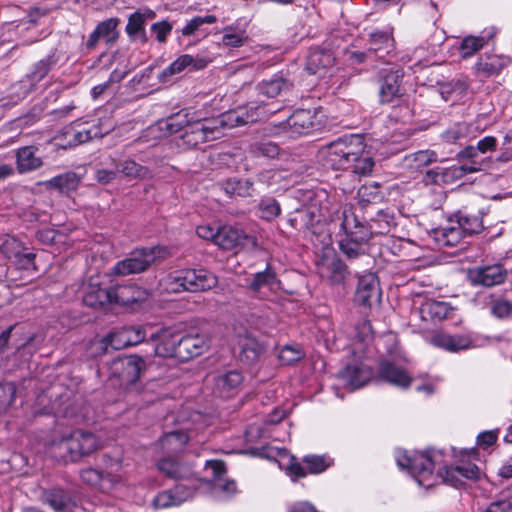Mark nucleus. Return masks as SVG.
I'll list each match as a JSON object with an SVG mask.
<instances>
[{
    "instance_id": "nucleus-1",
    "label": "nucleus",
    "mask_w": 512,
    "mask_h": 512,
    "mask_svg": "<svg viewBox=\"0 0 512 512\" xmlns=\"http://www.w3.org/2000/svg\"><path fill=\"white\" fill-rule=\"evenodd\" d=\"M365 147L362 135L348 134L321 147L319 155L323 165L333 170H349Z\"/></svg>"
},
{
    "instance_id": "nucleus-2",
    "label": "nucleus",
    "mask_w": 512,
    "mask_h": 512,
    "mask_svg": "<svg viewBox=\"0 0 512 512\" xmlns=\"http://www.w3.org/2000/svg\"><path fill=\"white\" fill-rule=\"evenodd\" d=\"M443 457L441 450L428 449L408 455L406 451L397 453L396 461L400 468H406L420 486L430 488L435 485L438 476L433 474L435 465Z\"/></svg>"
},
{
    "instance_id": "nucleus-3",
    "label": "nucleus",
    "mask_w": 512,
    "mask_h": 512,
    "mask_svg": "<svg viewBox=\"0 0 512 512\" xmlns=\"http://www.w3.org/2000/svg\"><path fill=\"white\" fill-rule=\"evenodd\" d=\"M341 227L345 232L339 241V249L348 260L367 257L364 245L372 236V230L366 227L352 211H343Z\"/></svg>"
},
{
    "instance_id": "nucleus-4",
    "label": "nucleus",
    "mask_w": 512,
    "mask_h": 512,
    "mask_svg": "<svg viewBox=\"0 0 512 512\" xmlns=\"http://www.w3.org/2000/svg\"><path fill=\"white\" fill-rule=\"evenodd\" d=\"M166 289L169 292L179 293L188 291L192 293L204 292L213 289L218 284L217 276L206 269H182L171 273L165 279Z\"/></svg>"
},
{
    "instance_id": "nucleus-5",
    "label": "nucleus",
    "mask_w": 512,
    "mask_h": 512,
    "mask_svg": "<svg viewBox=\"0 0 512 512\" xmlns=\"http://www.w3.org/2000/svg\"><path fill=\"white\" fill-rule=\"evenodd\" d=\"M275 111L267 109L265 105L250 104L247 107H237L236 109L229 110L220 114L217 117L209 118L208 124L215 126L214 133L217 134V139L223 135V130L231 129L236 126L246 125L264 120L268 114Z\"/></svg>"
},
{
    "instance_id": "nucleus-6",
    "label": "nucleus",
    "mask_w": 512,
    "mask_h": 512,
    "mask_svg": "<svg viewBox=\"0 0 512 512\" xmlns=\"http://www.w3.org/2000/svg\"><path fill=\"white\" fill-rule=\"evenodd\" d=\"M324 117L321 109H298L285 121L274 124L277 129L275 133H289L290 137H294L318 132L324 127Z\"/></svg>"
},
{
    "instance_id": "nucleus-7",
    "label": "nucleus",
    "mask_w": 512,
    "mask_h": 512,
    "mask_svg": "<svg viewBox=\"0 0 512 512\" xmlns=\"http://www.w3.org/2000/svg\"><path fill=\"white\" fill-rule=\"evenodd\" d=\"M349 35L343 30H335L323 43V46L311 47L307 56L306 69L310 74L320 73L333 67L336 60L334 49L341 48V42Z\"/></svg>"
},
{
    "instance_id": "nucleus-8",
    "label": "nucleus",
    "mask_w": 512,
    "mask_h": 512,
    "mask_svg": "<svg viewBox=\"0 0 512 512\" xmlns=\"http://www.w3.org/2000/svg\"><path fill=\"white\" fill-rule=\"evenodd\" d=\"M160 253L161 249L157 246L135 249L126 258L116 262L111 273L122 277L143 273L160 257Z\"/></svg>"
},
{
    "instance_id": "nucleus-9",
    "label": "nucleus",
    "mask_w": 512,
    "mask_h": 512,
    "mask_svg": "<svg viewBox=\"0 0 512 512\" xmlns=\"http://www.w3.org/2000/svg\"><path fill=\"white\" fill-rule=\"evenodd\" d=\"M314 197H310L312 206L310 208H302L295 212V215L289 219L290 225L297 230H307L313 226L315 222H319L321 217H325L329 211L328 194L325 190L320 189L313 192Z\"/></svg>"
},
{
    "instance_id": "nucleus-10",
    "label": "nucleus",
    "mask_w": 512,
    "mask_h": 512,
    "mask_svg": "<svg viewBox=\"0 0 512 512\" xmlns=\"http://www.w3.org/2000/svg\"><path fill=\"white\" fill-rule=\"evenodd\" d=\"M404 73L401 69L385 68L377 74L378 98L381 104H389L404 94L402 80Z\"/></svg>"
},
{
    "instance_id": "nucleus-11",
    "label": "nucleus",
    "mask_w": 512,
    "mask_h": 512,
    "mask_svg": "<svg viewBox=\"0 0 512 512\" xmlns=\"http://www.w3.org/2000/svg\"><path fill=\"white\" fill-rule=\"evenodd\" d=\"M147 359L133 354L114 361L113 373L117 374L127 389H137V382L147 369Z\"/></svg>"
},
{
    "instance_id": "nucleus-12",
    "label": "nucleus",
    "mask_w": 512,
    "mask_h": 512,
    "mask_svg": "<svg viewBox=\"0 0 512 512\" xmlns=\"http://www.w3.org/2000/svg\"><path fill=\"white\" fill-rule=\"evenodd\" d=\"M280 284L281 281L272 262H267L264 270L258 271L251 278L246 279L247 290L252 297L257 299H265L268 296L267 292L275 291Z\"/></svg>"
},
{
    "instance_id": "nucleus-13",
    "label": "nucleus",
    "mask_w": 512,
    "mask_h": 512,
    "mask_svg": "<svg viewBox=\"0 0 512 512\" xmlns=\"http://www.w3.org/2000/svg\"><path fill=\"white\" fill-rule=\"evenodd\" d=\"M215 126L208 124V119L196 118L186 130L180 134L179 147L186 149L195 148L197 145L217 139L214 133Z\"/></svg>"
},
{
    "instance_id": "nucleus-14",
    "label": "nucleus",
    "mask_w": 512,
    "mask_h": 512,
    "mask_svg": "<svg viewBox=\"0 0 512 512\" xmlns=\"http://www.w3.org/2000/svg\"><path fill=\"white\" fill-rule=\"evenodd\" d=\"M243 381L244 376L240 370L219 371L213 376V393L220 398H233L240 392Z\"/></svg>"
},
{
    "instance_id": "nucleus-15",
    "label": "nucleus",
    "mask_w": 512,
    "mask_h": 512,
    "mask_svg": "<svg viewBox=\"0 0 512 512\" xmlns=\"http://www.w3.org/2000/svg\"><path fill=\"white\" fill-rule=\"evenodd\" d=\"M507 276V270L501 264L481 265L468 272V278L473 286L487 288L503 284Z\"/></svg>"
},
{
    "instance_id": "nucleus-16",
    "label": "nucleus",
    "mask_w": 512,
    "mask_h": 512,
    "mask_svg": "<svg viewBox=\"0 0 512 512\" xmlns=\"http://www.w3.org/2000/svg\"><path fill=\"white\" fill-rule=\"evenodd\" d=\"M393 49L392 29H375L368 33L367 62L372 63L376 59H384Z\"/></svg>"
},
{
    "instance_id": "nucleus-17",
    "label": "nucleus",
    "mask_w": 512,
    "mask_h": 512,
    "mask_svg": "<svg viewBox=\"0 0 512 512\" xmlns=\"http://www.w3.org/2000/svg\"><path fill=\"white\" fill-rule=\"evenodd\" d=\"M382 292L378 277L374 273H367L359 277L354 296L358 305L372 307L380 303Z\"/></svg>"
},
{
    "instance_id": "nucleus-18",
    "label": "nucleus",
    "mask_w": 512,
    "mask_h": 512,
    "mask_svg": "<svg viewBox=\"0 0 512 512\" xmlns=\"http://www.w3.org/2000/svg\"><path fill=\"white\" fill-rule=\"evenodd\" d=\"M485 209L479 208L476 212L470 206H463L457 210L449 219V223L458 225L465 235L471 236L483 231V216Z\"/></svg>"
},
{
    "instance_id": "nucleus-19",
    "label": "nucleus",
    "mask_w": 512,
    "mask_h": 512,
    "mask_svg": "<svg viewBox=\"0 0 512 512\" xmlns=\"http://www.w3.org/2000/svg\"><path fill=\"white\" fill-rule=\"evenodd\" d=\"M39 501L51 507L55 512H64L75 504L74 492L59 485L42 488Z\"/></svg>"
},
{
    "instance_id": "nucleus-20",
    "label": "nucleus",
    "mask_w": 512,
    "mask_h": 512,
    "mask_svg": "<svg viewBox=\"0 0 512 512\" xmlns=\"http://www.w3.org/2000/svg\"><path fill=\"white\" fill-rule=\"evenodd\" d=\"M109 129H104L99 119H77L71 123L67 134L72 133L74 144H83L95 138H102Z\"/></svg>"
},
{
    "instance_id": "nucleus-21",
    "label": "nucleus",
    "mask_w": 512,
    "mask_h": 512,
    "mask_svg": "<svg viewBox=\"0 0 512 512\" xmlns=\"http://www.w3.org/2000/svg\"><path fill=\"white\" fill-rule=\"evenodd\" d=\"M337 377L345 388L354 391L372 379L373 371L362 363L349 364L338 372Z\"/></svg>"
},
{
    "instance_id": "nucleus-22",
    "label": "nucleus",
    "mask_w": 512,
    "mask_h": 512,
    "mask_svg": "<svg viewBox=\"0 0 512 512\" xmlns=\"http://www.w3.org/2000/svg\"><path fill=\"white\" fill-rule=\"evenodd\" d=\"M74 462L80 461L99 448V440L95 434L82 429H75L69 434Z\"/></svg>"
},
{
    "instance_id": "nucleus-23",
    "label": "nucleus",
    "mask_w": 512,
    "mask_h": 512,
    "mask_svg": "<svg viewBox=\"0 0 512 512\" xmlns=\"http://www.w3.org/2000/svg\"><path fill=\"white\" fill-rule=\"evenodd\" d=\"M178 345V359L188 361L205 353L210 347V339L199 333L181 335Z\"/></svg>"
},
{
    "instance_id": "nucleus-24",
    "label": "nucleus",
    "mask_w": 512,
    "mask_h": 512,
    "mask_svg": "<svg viewBox=\"0 0 512 512\" xmlns=\"http://www.w3.org/2000/svg\"><path fill=\"white\" fill-rule=\"evenodd\" d=\"M208 64V61L199 56H192L190 54L180 55L174 60L169 66H167L158 76V79L162 83H167L171 78L180 74L186 69L189 71H198L204 69Z\"/></svg>"
},
{
    "instance_id": "nucleus-25",
    "label": "nucleus",
    "mask_w": 512,
    "mask_h": 512,
    "mask_svg": "<svg viewBox=\"0 0 512 512\" xmlns=\"http://www.w3.org/2000/svg\"><path fill=\"white\" fill-rule=\"evenodd\" d=\"M457 159L460 161H467L465 165L468 167V172L471 173L492 169L496 162L507 160L504 156L493 159L489 155L481 154L473 148V145H468L461 149L457 153Z\"/></svg>"
},
{
    "instance_id": "nucleus-26",
    "label": "nucleus",
    "mask_w": 512,
    "mask_h": 512,
    "mask_svg": "<svg viewBox=\"0 0 512 512\" xmlns=\"http://www.w3.org/2000/svg\"><path fill=\"white\" fill-rule=\"evenodd\" d=\"M156 13L151 9L137 10L129 15L125 27V32L129 37L130 42H141L145 44L148 42L146 32V22L154 19Z\"/></svg>"
},
{
    "instance_id": "nucleus-27",
    "label": "nucleus",
    "mask_w": 512,
    "mask_h": 512,
    "mask_svg": "<svg viewBox=\"0 0 512 512\" xmlns=\"http://www.w3.org/2000/svg\"><path fill=\"white\" fill-rule=\"evenodd\" d=\"M181 334L170 328H163L158 333L151 335L152 341H157L154 352L160 357L178 358V342Z\"/></svg>"
},
{
    "instance_id": "nucleus-28",
    "label": "nucleus",
    "mask_w": 512,
    "mask_h": 512,
    "mask_svg": "<svg viewBox=\"0 0 512 512\" xmlns=\"http://www.w3.org/2000/svg\"><path fill=\"white\" fill-rule=\"evenodd\" d=\"M114 304L128 306L147 300L150 293L147 289L135 284H124L112 286Z\"/></svg>"
},
{
    "instance_id": "nucleus-29",
    "label": "nucleus",
    "mask_w": 512,
    "mask_h": 512,
    "mask_svg": "<svg viewBox=\"0 0 512 512\" xmlns=\"http://www.w3.org/2000/svg\"><path fill=\"white\" fill-rule=\"evenodd\" d=\"M246 241L252 245L256 244V239L253 236L247 235L240 228L224 226L218 229L216 245L222 249L230 250L243 245Z\"/></svg>"
},
{
    "instance_id": "nucleus-30",
    "label": "nucleus",
    "mask_w": 512,
    "mask_h": 512,
    "mask_svg": "<svg viewBox=\"0 0 512 512\" xmlns=\"http://www.w3.org/2000/svg\"><path fill=\"white\" fill-rule=\"evenodd\" d=\"M0 249L8 258L15 257L18 265L23 269L34 266L36 255L22 252L20 242L14 237L5 236L0 238Z\"/></svg>"
},
{
    "instance_id": "nucleus-31",
    "label": "nucleus",
    "mask_w": 512,
    "mask_h": 512,
    "mask_svg": "<svg viewBox=\"0 0 512 512\" xmlns=\"http://www.w3.org/2000/svg\"><path fill=\"white\" fill-rule=\"evenodd\" d=\"M257 88L259 94L268 98H275L288 94L293 89V82L282 73H276L271 78L262 80Z\"/></svg>"
},
{
    "instance_id": "nucleus-32",
    "label": "nucleus",
    "mask_w": 512,
    "mask_h": 512,
    "mask_svg": "<svg viewBox=\"0 0 512 512\" xmlns=\"http://www.w3.org/2000/svg\"><path fill=\"white\" fill-rule=\"evenodd\" d=\"M378 378L399 388H407L412 378L407 372L390 361L379 364Z\"/></svg>"
},
{
    "instance_id": "nucleus-33",
    "label": "nucleus",
    "mask_w": 512,
    "mask_h": 512,
    "mask_svg": "<svg viewBox=\"0 0 512 512\" xmlns=\"http://www.w3.org/2000/svg\"><path fill=\"white\" fill-rule=\"evenodd\" d=\"M60 60L57 49H52L49 54L34 63L30 71L26 74V79L32 86L42 81L50 71L55 69Z\"/></svg>"
},
{
    "instance_id": "nucleus-34",
    "label": "nucleus",
    "mask_w": 512,
    "mask_h": 512,
    "mask_svg": "<svg viewBox=\"0 0 512 512\" xmlns=\"http://www.w3.org/2000/svg\"><path fill=\"white\" fill-rule=\"evenodd\" d=\"M157 468L166 477L171 479H188L192 475V467L189 464L179 462L172 456L163 457L157 462Z\"/></svg>"
},
{
    "instance_id": "nucleus-35",
    "label": "nucleus",
    "mask_w": 512,
    "mask_h": 512,
    "mask_svg": "<svg viewBox=\"0 0 512 512\" xmlns=\"http://www.w3.org/2000/svg\"><path fill=\"white\" fill-rule=\"evenodd\" d=\"M38 148L35 146H24L16 151V165L19 173H29L42 167V158L36 156Z\"/></svg>"
},
{
    "instance_id": "nucleus-36",
    "label": "nucleus",
    "mask_w": 512,
    "mask_h": 512,
    "mask_svg": "<svg viewBox=\"0 0 512 512\" xmlns=\"http://www.w3.org/2000/svg\"><path fill=\"white\" fill-rule=\"evenodd\" d=\"M419 312L424 321L440 322L449 317L453 308L447 302L427 301L421 305Z\"/></svg>"
},
{
    "instance_id": "nucleus-37",
    "label": "nucleus",
    "mask_w": 512,
    "mask_h": 512,
    "mask_svg": "<svg viewBox=\"0 0 512 512\" xmlns=\"http://www.w3.org/2000/svg\"><path fill=\"white\" fill-rule=\"evenodd\" d=\"M431 343L450 352L467 349L471 346V339L464 335H449L436 333L431 337Z\"/></svg>"
},
{
    "instance_id": "nucleus-38",
    "label": "nucleus",
    "mask_w": 512,
    "mask_h": 512,
    "mask_svg": "<svg viewBox=\"0 0 512 512\" xmlns=\"http://www.w3.org/2000/svg\"><path fill=\"white\" fill-rule=\"evenodd\" d=\"M189 441L188 434L183 430L165 433L158 441L161 450L170 455L182 452Z\"/></svg>"
},
{
    "instance_id": "nucleus-39",
    "label": "nucleus",
    "mask_w": 512,
    "mask_h": 512,
    "mask_svg": "<svg viewBox=\"0 0 512 512\" xmlns=\"http://www.w3.org/2000/svg\"><path fill=\"white\" fill-rule=\"evenodd\" d=\"M80 182V176L75 172L69 171L48 180L46 182V187L68 195L77 190Z\"/></svg>"
},
{
    "instance_id": "nucleus-40",
    "label": "nucleus",
    "mask_w": 512,
    "mask_h": 512,
    "mask_svg": "<svg viewBox=\"0 0 512 512\" xmlns=\"http://www.w3.org/2000/svg\"><path fill=\"white\" fill-rule=\"evenodd\" d=\"M396 225L394 213L390 209H379L375 215L370 216L367 228L372 230L373 234H385Z\"/></svg>"
},
{
    "instance_id": "nucleus-41",
    "label": "nucleus",
    "mask_w": 512,
    "mask_h": 512,
    "mask_svg": "<svg viewBox=\"0 0 512 512\" xmlns=\"http://www.w3.org/2000/svg\"><path fill=\"white\" fill-rule=\"evenodd\" d=\"M322 277H326L332 285L345 282L349 271L347 265L340 258H333L320 269Z\"/></svg>"
},
{
    "instance_id": "nucleus-42",
    "label": "nucleus",
    "mask_w": 512,
    "mask_h": 512,
    "mask_svg": "<svg viewBox=\"0 0 512 512\" xmlns=\"http://www.w3.org/2000/svg\"><path fill=\"white\" fill-rule=\"evenodd\" d=\"M39 10L35 9L26 18H23L16 25V31L19 35L24 36L27 32L28 37L22 41L23 45H30L37 42L40 39V35L37 31V21L39 18Z\"/></svg>"
},
{
    "instance_id": "nucleus-43",
    "label": "nucleus",
    "mask_w": 512,
    "mask_h": 512,
    "mask_svg": "<svg viewBox=\"0 0 512 512\" xmlns=\"http://www.w3.org/2000/svg\"><path fill=\"white\" fill-rule=\"evenodd\" d=\"M179 481L173 488H171L174 493L175 498L177 499L179 505L190 500L195 495L196 491L200 487V481L195 476L194 471H192V475L188 479H176Z\"/></svg>"
},
{
    "instance_id": "nucleus-44",
    "label": "nucleus",
    "mask_w": 512,
    "mask_h": 512,
    "mask_svg": "<svg viewBox=\"0 0 512 512\" xmlns=\"http://www.w3.org/2000/svg\"><path fill=\"white\" fill-rule=\"evenodd\" d=\"M507 59L500 55L481 56L475 64L476 70L486 77L498 75L507 65Z\"/></svg>"
},
{
    "instance_id": "nucleus-45",
    "label": "nucleus",
    "mask_w": 512,
    "mask_h": 512,
    "mask_svg": "<svg viewBox=\"0 0 512 512\" xmlns=\"http://www.w3.org/2000/svg\"><path fill=\"white\" fill-rule=\"evenodd\" d=\"M51 457L57 461L68 463L74 462L72 457V447L70 445L69 435L65 434L58 438H54L48 446Z\"/></svg>"
},
{
    "instance_id": "nucleus-46",
    "label": "nucleus",
    "mask_w": 512,
    "mask_h": 512,
    "mask_svg": "<svg viewBox=\"0 0 512 512\" xmlns=\"http://www.w3.org/2000/svg\"><path fill=\"white\" fill-rule=\"evenodd\" d=\"M372 327L367 320L358 322L354 327L353 345L354 353L364 354L367 346L372 341Z\"/></svg>"
},
{
    "instance_id": "nucleus-47",
    "label": "nucleus",
    "mask_w": 512,
    "mask_h": 512,
    "mask_svg": "<svg viewBox=\"0 0 512 512\" xmlns=\"http://www.w3.org/2000/svg\"><path fill=\"white\" fill-rule=\"evenodd\" d=\"M494 36V32L483 33L481 36L465 37L459 47L460 56L463 59L470 58L480 49H482Z\"/></svg>"
},
{
    "instance_id": "nucleus-48",
    "label": "nucleus",
    "mask_w": 512,
    "mask_h": 512,
    "mask_svg": "<svg viewBox=\"0 0 512 512\" xmlns=\"http://www.w3.org/2000/svg\"><path fill=\"white\" fill-rule=\"evenodd\" d=\"M196 119L195 113L187 109L172 114L166 119V129L169 133H183L187 127Z\"/></svg>"
},
{
    "instance_id": "nucleus-49",
    "label": "nucleus",
    "mask_w": 512,
    "mask_h": 512,
    "mask_svg": "<svg viewBox=\"0 0 512 512\" xmlns=\"http://www.w3.org/2000/svg\"><path fill=\"white\" fill-rule=\"evenodd\" d=\"M112 294V287H91L90 290L85 293L83 301L87 306L102 307L106 304H114V296Z\"/></svg>"
},
{
    "instance_id": "nucleus-50",
    "label": "nucleus",
    "mask_w": 512,
    "mask_h": 512,
    "mask_svg": "<svg viewBox=\"0 0 512 512\" xmlns=\"http://www.w3.org/2000/svg\"><path fill=\"white\" fill-rule=\"evenodd\" d=\"M248 39L246 28L239 25H231L223 29L222 43L225 46L238 48L244 45Z\"/></svg>"
},
{
    "instance_id": "nucleus-51",
    "label": "nucleus",
    "mask_w": 512,
    "mask_h": 512,
    "mask_svg": "<svg viewBox=\"0 0 512 512\" xmlns=\"http://www.w3.org/2000/svg\"><path fill=\"white\" fill-rule=\"evenodd\" d=\"M222 187L226 194L233 196L247 197L253 190V182L249 179L229 178L222 182Z\"/></svg>"
},
{
    "instance_id": "nucleus-52",
    "label": "nucleus",
    "mask_w": 512,
    "mask_h": 512,
    "mask_svg": "<svg viewBox=\"0 0 512 512\" xmlns=\"http://www.w3.org/2000/svg\"><path fill=\"white\" fill-rule=\"evenodd\" d=\"M120 345L113 344V338L108 335L103 338L91 340L86 348L87 355L91 358H98L106 355L110 349H119Z\"/></svg>"
},
{
    "instance_id": "nucleus-53",
    "label": "nucleus",
    "mask_w": 512,
    "mask_h": 512,
    "mask_svg": "<svg viewBox=\"0 0 512 512\" xmlns=\"http://www.w3.org/2000/svg\"><path fill=\"white\" fill-rule=\"evenodd\" d=\"M118 173L129 179H143L149 176V169L132 159H126L117 165Z\"/></svg>"
},
{
    "instance_id": "nucleus-54",
    "label": "nucleus",
    "mask_w": 512,
    "mask_h": 512,
    "mask_svg": "<svg viewBox=\"0 0 512 512\" xmlns=\"http://www.w3.org/2000/svg\"><path fill=\"white\" fill-rule=\"evenodd\" d=\"M469 83L466 78H456L440 84V94L447 101L452 94L462 97L468 90Z\"/></svg>"
},
{
    "instance_id": "nucleus-55",
    "label": "nucleus",
    "mask_w": 512,
    "mask_h": 512,
    "mask_svg": "<svg viewBox=\"0 0 512 512\" xmlns=\"http://www.w3.org/2000/svg\"><path fill=\"white\" fill-rule=\"evenodd\" d=\"M468 174H472L471 172H468V167L465 165V163L459 165V166H452L448 169H446L442 175L435 170H428L425 174V180L428 182L437 183L439 177L443 178H450V179H461L465 177Z\"/></svg>"
},
{
    "instance_id": "nucleus-56",
    "label": "nucleus",
    "mask_w": 512,
    "mask_h": 512,
    "mask_svg": "<svg viewBox=\"0 0 512 512\" xmlns=\"http://www.w3.org/2000/svg\"><path fill=\"white\" fill-rule=\"evenodd\" d=\"M119 24V18H108L96 26V34H99L101 38H104L107 43L112 44L119 38V32L117 30Z\"/></svg>"
},
{
    "instance_id": "nucleus-57",
    "label": "nucleus",
    "mask_w": 512,
    "mask_h": 512,
    "mask_svg": "<svg viewBox=\"0 0 512 512\" xmlns=\"http://www.w3.org/2000/svg\"><path fill=\"white\" fill-rule=\"evenodd\" d=\"M216 21L217 17L212 14H207L204 16H195L192 19H190L182 29L177 30L176 32L180 33L184 37H189L198 32L203 25L214 24Z\"/></svg>"
},
{
    "instance_id": "nucleus-58",
    "label": "nucleus",
    "mask_w": 512,
    "mask_h": 512,
    "mask_svg": "<svg viewBox=\"0 0 512 512\" xmlns=\"http://www.w3.org/2000/svg\"><path fill=\"white\" fill-rule=\"evenodd\" d=\"M257 207L259 217L266 221L275 219L281 212L280 204L271 197L262 198Z\"/></svg>"
},
{
    "instance_id": "nucleus-59",
    "label": "nucleus",
    "mask_w": 512,
    "mask_h": 512,
    "mask_svg": "<svg viewBox=\"0 0 512 512\" xmlns=\"http://www.w3.org/2000/svg\"><path fill=\"white\" fill-rule=\"evenodd\" d=\"M80 477L84 483H87L91 486L98 485L99 483L106 479L113 483H118L120 481L119 476H112L108 473L104 474L103 472L96 470L94 468L83 469L80 472Z\"/></svg>"
},
{
    "instance_id": "nucleus-60",
    "label": "nucleus",
    "mask_w": 512,
    "mask_h": 512,
    "mask_svg": "<svg viewBox=\"0 0 512 512\" xmlns=\"http://www.w3.org/2000/svg\"><path fill=\"white\" fill-rule=\"evenodd\" d=\"M303 462L307 465V472L311 474L322 473L332 465V459L324 455H307Z\"/></svg>"
},
{
    "instance_id": "nucleus-61",
    "label": "nucleus",
    "mask_w": 512,
    "mask_h": 512,
    "mask_svg": "<svg viewBox=\"0 0 512 512\" xmlns=\"http://www.w3.org/2000/svg\"><path fill=\"white\" fill-rule=\"evenodd\" d=\"M121 344L123 346H134L139 343H141L145 337V330L140 326H131L128 328H125L120 334H119Z\"/></svg>"
},
{
    "instance_id": "nucleus-62",
    "label": "nucleus",
    "mask_w": 512,
    "mask_h": 512,
    "mask_svg": "<svg viewBox=\"0 0 512 512\" xmlns=\"http://www.w3.org/2000/svg\"><path fill=\"white\" fill-rule=\"evenodd\" d=\"M375 167L374 159L369 155L360 153L357 157L356 161L352 164L349 169L352 173L359 176H369L371 175L373 169Z\"/></svg>"
},
{
    "instance_id": "nucleus-63",
    "label": "nucleus",
    "mask_w": 512,
    "mask_h": 512,
    "mask_svg": "<svg viewBox=\"0 0 512 512\" xmlns=\"http://www.w3.org/2000/svg\"><path fill=\"white\" fill-rule=\"evenodd\" d=\"M455 223H450L448 226L443 227L440 231V237L444 245L446 246H456L463 236H466L464 232L458 225H454Z\"/></svg>"
},
{
    "instance_id": "nucleus-64",
    "label": "nucleus",
    "mask_w": 512,
    "mask_h": 512,
    "mask_svg": "<svg viewBox=\"0 0 512 512\" xmlns=\"http://www.w3.org/2000/svg\"><path fill=\"white\" fill-rule=\"evenodd\" d=\"M16 386L12 382L0 383V413L5 412L14 402Z\"/></svg>"
}]
</instances>
